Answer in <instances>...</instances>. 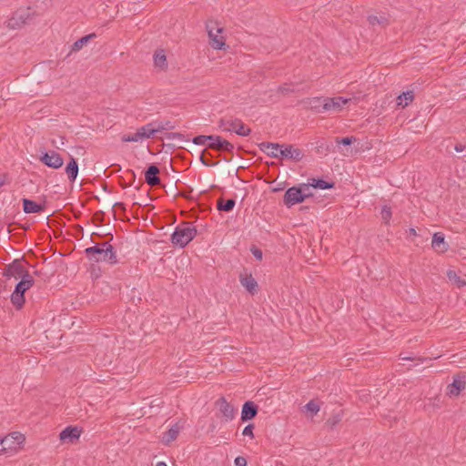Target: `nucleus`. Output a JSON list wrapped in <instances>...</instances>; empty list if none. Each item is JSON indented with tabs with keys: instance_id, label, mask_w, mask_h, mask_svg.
Instances as JSON below:
<instances>
[{
	"instance_id": "1",
	"label": "nucleus",
	"mask_w": 466,
	"mask_h": 466,
	"mask_svg": "<svg viewBox=\"0 0 466 466\" xmlns=\"http://www.w3.org/2000/svg\"><path fill=\"white\" fill-rule=\"evenodd\" d=\"M85 253L89 260L94 262H108L115 265L118 262L114 247L105 241L98 245L86 248Z\"/></svg>"
},
{
	"instance_id": "2",
	"label": "nucleus",
	"mask_w": 466,
	"mask_h": 466,
	"mask_svg": "<svg viewBox=\"0 0 466 466\" xmlns=\"http://www.w3.org/2000/svg\"><path fill=\"white\" fill-rule=\"evenodd\" d=\"M197 228L191 223L185 222L175 228L171 235V242L174 246L185 248L197 235Z\"/></svg>"
},
{
	"instance_id": "3",
	"label": "nucleus",
	"mask_w": 466,
	"mask_h": 466,
	"mask_svg": "<svg viewBox=\"0 0 466 466\" xmlns=\"http://www.w3.org/2000/svg\"><path fill=\"white\" fill-rule=\"evenodd\" d=\"M32 20L30 8H21L16 10L7 22V26L11 29H18L23 25L29 24Z\"/></svg>"
},
{
	"instance_id": "4",
	"label": "nucleus",
	"mask_w": 466,
	"mask_h": 466,
	"mask_svg": "<svg viewBox=\"0 0 466 466\" xmlns=\"http://www.w3.org/2000/svg\"><path fill=\"white\" fill-rule=\"evenodd\" d=\"M310 195L309 193L304 192L301 187H291L285 192L283 202L288 208H290L295 204L303 202Z\"/></svg>"
},
{
	"instance_id": "5",
	"label": "nucleus",
	"mask_w": 466,
	"mask_h": 466,
	"mask_svg": "<svg viewBox=\"0 0 466 466\" xmlns=\"http://www.w3.org/2000/svg\"><path fill=\"white\" fill-rule=\"evenodd\" d=\"M24 441L25 436L20 432L14 431L0 439L2 445L1 451L17 450Z\"/></svg>"
},
{
	"instance_id": "6",
	"label": "nucleus",
	"mask_w": 466,
	"mask_h": 466,
	"mask_svg": "<svg viewBox=\"0 0 466 466\" xmlns=\"http://www.w3.org/2000/svg\"><path fill=\"white\" fill-rule=\"evenodd\" d=\"M216 408L219 410L224 421L232 420L236 415V410L224 397L219 398L215 402Z\"/></svg>"
},
{
	"instance_id": "7",
	"label": "nucleus",
	"mask_w": 466,
	"mask_h": 466,
	"mask_svg": "<svg viewBox=\"0 0 466 466\" xmlns=\"http://www.w3.org/2000/svg\"><path fill=\"white\" fill-rule=\"evenodd\" d=\"M216 23L209 22L207 24V30L208 33V36L211 40V46L214 49L221 50L225 46V42L223 37H218V34L223 31L222 27L216 26Z\"/></svg>"
},
{
	"instance_id": "8",
	"label": "nucleus",
	"mask_w": 466,
	"mask_h": 466,
	"mask_svg": "<svg viewBox=\"0 0 466 466\" xmlns=\"http://www.w3.org/2000/svg\"><path fill=\"white\" fill-rule=\"evenodd\" d=\"M39 159L44 165L54 169L60 168L64 164V158L54 150L43 152Z\"/></svg>"
},
{
	"instance_id": "9",
	"label": "nucleus",
	"mask_w": 466,
	"mask_h": 466,
	"mask_svg": "<svg viewBox=\"0 0 466 466\" xmlns=\"http://www.w3.org/2000/svg\"><path fill=\"white\" fill-rule=\"evenodd\" d=\"M350 98H344L342 96H336L331 98H326L323 101L321 106L322 110H319V112L324 111H339L342 108V106L350 101Z\"/></svg>"
},
{
	"instance_id": "10",
	"label": "nucleus",
	"mask_w": 466,
	"mask_h": 466,
	"mask_svg": "<svg viewBox=\"0 0 466 466\" xmlns=\"http://www.w3.org/2000/svg\"><path fill=\"white\" fill-rule=\"evenodd\" d=\"M208 147L211 149L222 150L226 152H233L234 145L223 138L220 136L211 135V139L209 143H208Z\"/></svg>"
},
{
	"instance_id": "11",
	"label": "nucleus",
	"mask_w": 466,
	"mask_h": 466,
	"mask_svg": "<svg viewBox=\"0 0 466 466\" xmlns=\"http://www.w3.org/2000/svg\"><path fill=\"white\" fill-rule=\"evenodd\" d=\"M29 274L22 263L15 259L12 263L6 266L4 275L7 278L15 277V279H23L24 275Z\"/></svg>"
},
{
	"instance_id": "12",
	"label": "nucleus",
	"mask_w": 466,
	"mask_h": 466,
	"mask_svg": "<svg viewBox=\"0 0 466 466\" xmlns=\"http://www.w3.org/2000/svg\"><path fill=\"white\" fill-rule=\"evenodd\" d=\"M283 147H280V157L282 158H288L294 161H299L304 157L302 150L298 147H295L293 145H286L283 144Z\"/></svg>"
},
{
	"instance_id": "13",
	"label": "nucleus",
	"mask_w": 466,
	"mask_h": 466,
	"mask_svg": "<svg viewBox=\"0 0 466 466\" xmlns=\"http://www.w3.org/2000/svg\"><path fill=\"white\" fill-rule=\"evenodd\" d=\"M228 127L226 131H234L237 135L247 137L251 133V129L245 126V124L238 118L228 122Z\"/></svg>"
},
{
	"instance_id": "14",
	"label": "nucleus",
	"mask_w": 466,
	"mask_h": 466,
	"mask_svg": "<svg viewBox=\"0 0 466 466\" xmlns=\"http://www.w3.org/2000/svg\"><path fill=\"white\" fill-rule=\"evenodd\" d=\"M283 147L284 146H281L280 144L272 142H262L258 144V147L262 152L266 153L268 157L274 158H278L280 157V147Z\"/></svg>"
},
{
	"instance_id": "15",
	"label": "nucleus",
	"mask_w": 466,
	"mask_h": 466,
	"mask_svg": "<svg viewBox=\"0 0 466 466\" xmlns=\"http://www.w3.org/2000/svg\"><path fill=\"white\" fill-rule=\"evenodd\" d=\"M258 405H256L253 401H246L242 406L241 420L243 421H247L254 419L258 414Z\"/></svg>"
},
{
	"instance_id": "16",
	"label": "nucleus",
	"mask_w": 466,
	"mask_h": 466,
	"mask_svg": "<svg viewBox=\"0 0 466 466\" xmlns=\"http://www.w3.org/2000/svg\"><path fill=\"white\" fill-rule=\"evenodd\" d=\"M158 174L159 168L155 164L148 166L145 171L146 182L151 187L158 185L160 183Z\"/></svg>"
},
{
	"instance_id": "17",
	"label": "nucleus",
	"mask_w": 466,
	"mask_h": 466,
	"mask_svg": "<svg viewBox=\"0 0 466 466\" xmlns=\"http://www.w3.org/2000/svg\"><path fill=\"white\" fill-rule=\"evenodd\" d=\"M431 247L438 252H446L448 250L449 245L445 243L444 234L441 232H436L433 234Z\"/></svg>"
},
{
	"instance_id": "18",
	"label": "nucleus",
	"mask_w": 466,
	"mask_h": 466,
	"mask_svg": "<svg viewBox=\"0 0 466 466\" xmlns=\"http://www.w3.org/2000/svg\"><path fill=\"white\" fill-rule=\"evenodd\" d=\"M466 387L464 377L456 376L451 384L448 386V393L450 395L458 396Z\"/></svg>"
},
{
	"instance_id": "19",
	"label": "nucleus",
	"mask_w": 466,
	"mask_h": 466,
	"mask_svg": "<svg viewBox=\"0 0 466 466\" xmlns=\"http://www.w3.org/2000/svg\"><path fill=\"white\" fill-rule=\"evenodd\" d=\"M240 283L250 294H254L258 290V282L251 274L240 276Z\"/></svg>"
},
{
	"instance_id": "20",
	"label": "nucleus",
	"mask_w": 466,
	"mask_h": 466,
	"mask_svg": "<svg viewBox=\"0 0 466 466\" xmlns=\"http://www.w3.org/2000/svg\"><path fill=\"white\" fill-rule=\"evenodd\" d=\"M180 429L181 427L177 423L172 425L168 431L163 433L161 441L166 445L169 444L177 438Z\"/></svg>"
},
{
	"instance_id": "21",
	"label": "nucleus",
	"mask_w": 466,
	"mask_h": 466,
	"mask_svg": "<svg viewBox=\"0 0 466 466\" xmlns=\"http://www.w3.org/2000/svg\"><path fill=\"white\" fill-rule=\"evenodd\" d=\"M79 435L80 431L76 427L69 426L60 432L59 438L63 441H69L70 442H73L74 440L79 438Z\"/></svg>"
},
{
	"instance_id": "22",
	"label": "nucleus",
	"mask_w": 466,
	"mask_h": 466,
	"mask_svg": "<svg viewBox=\"0 0 466 466\" xmlns=\"http://www.w3.org/2000/svg\"><path fill=\"white\" fill-rule=\"evenodd\" d=\"M66 173L67 175L68 180L71 183H74L78 175V164L75 157H70V161L66 167Z\"/></svg>"
},
{
	"instance_id": "23",
	"label": "nucleus",
	"mask_w": 466,
	"mask_h": 466,
	"mask_svg": "<svg viewBox=\"0 0 466 466\" xmlns=\"http://www.w3.org/2000/svg\"><path fill=\"white\" fill-rule=\"evenodd\" d=\"M45 206L37 204L34 200L23 198V209L25 213H39L44 210Z\"/></svg>"
},
{
	"instance_id": "24",
	"label": "nucleus",
	"mask_w": 466,
	"mask_h": 466,
	"mask_svg": "<svg viewBox=\"0 0 466 466\" xmlns=\"http://www.w3.org/2000/svg\"><path fill=\"white\" fill-rule=\"evenodd\" d=\"M34 278L30 274H25L16 284L15 289L25 295V292L34 285Z\"/></svg>"
},
{
	"instance_id": "25",
	"label": "nucleus",
	"mask_w": 466,
	"mask_h": 466,
	"mask_svg": "<svg viewBox=\"0 0 466 466\" xmlns=\"http://www.w3.org/2000/svg\"><path fill=\"white\" fill-rule=\"evenodd\" d=\"M96 37L95 33L88 34L78 40H76L72 46L70 52H77L83 48L85 45H86L90 40Z\"/></svg>"
},
{
	"instance_id": "26",
	"label": "nucleus",
	"mask_w": 466,
	"mask_h": 466,
	"mask_svg": "<svg viewBox=\"0 0 466 466\" xmlns=\"http://www.w3.org/2000/svg\"><path fill=\"white\" fill-rule=\"evenodd\" d=\"M236 205V201L233 198H228L225 200L222 198H219L217 201V208L220 211L230 212Z\"/></svg>"
},
{
	"instance_id": "27",
	"label": "nucleus",
	"mask_w": 466,
	"mask_h": 466,
	"mask_svg": "<svg viewBox=\"0 0 466 466\" xmlns=\"http://www.w3.org/2000/svg\"><path fill=\"white\" fill-rule=\"evenodd\" d=\"M414 99V93L413 91H406L399 95L397 97V105L401 106L402 107L407 106L410 102H412Z\"/></svg>"
},
{
	"instance_id": "28",
	"label": "nucleus",
	"mask_w": 466,
	"mask_h": 466,
	"mask_svg": "<svg viewBox=\"0 0 466 466\" xmlns=\"http://www.w3.org/2000/svg\"><path fill=\"white\" fill-rule=\"evenodd\" d=\"M154 64L157 67L165 69L167 67V56L164 50H157L154 54Z\"/></svg>"
},
{
	"instance_id": "29",
	"label": "nucleus",
	"mask_w": 466,
	"mask_h": 466,
	"mask_svg": "<svg viewBox=\"0 0 466 466\" xmlns=\"http://www.w3.org/2000/svg\"><path fill=\"white\" fill-rule=\"evenodd\" d=\"M141 135H143V139L145 138H150L152 137L157 132V129H156V123L155 122H151V123H148L143 127H141L140 128H138Z\"/></svg>"
},
{
	"instance_id": "30",
	"label": "nucleus",
	"mask_w": 466,
	"mask_h": 466,
	"mask_svg": "<svg viewBox=\"0 0 466 466\" xmlns=\"http://www.w3.org/2000/svg\"><path fill=\"white\" fill-rule=\"evenodd\" d=\"M309 186L319 189H329L334 187L335 183L326 181L322 178H313Z\"/></svg>"
},
{
	"instance_id": "31",
	"label": "nucleus",
	"mask_w": 466,
	"mask_h": 466,
	"mask_svg": "<svg viewBox=\"0 0 466 466\" xmlns=\"http://www.w3.org/2000/svg\"><path fill=\"white\" fill-rule=\"evenodd\" d=\"M11 302L17 309H20L25 304V295L15 289L11 295Z\"/></svg>"
},
{
	"instance_id": "32",
	"label": "nucleus",
	"mask_w": 466,
	"mask_h": 466,
	"mask_svg": "<svg viewBox=\"0 0 466 466\" xmlns=\"http://www.w3.org/2000/svg\"><path fill=\"white\" fill-rule=\"evenodd\" d=\"M368 21L373 26L376 25H382V26H385L388 25V19L386 18L385 15H380V16L370 15L368 17Z\"/></svg>"
},
{
	"instance_id": "33",
	"label": "nucleus",
	"mask_w": 466,
	"mask_h": 466,
	"mask_svg": "<svg viewBox=\"0 0 466 466\" xmlns=\"http://www.w3.org/2000/svg\"><path fill=\"white\" fill-rule=\"evenodd\" d=\"M303 409L310 414L311 417L316 415L319 411V405L315 400L309 401Z\"/></svg>"
},
{
	"instance_id": "34",
	"label": "nucleus",
	"mask_w": 466,
	"mask_h": 466,
	"mask_svg": "<svg viewBox=\"0 0 466 466\" xmlns=\"http://www.w3.org/2000/svg\"><path fill=\"white\" fill-rule=\"evenodd\" d=\"M342 420L341 412L332 414L326 421V424L331 429L334 428Z\"/></svg>"
},
{
	"instance_id": "35",
	"label": "nucleus",
	"mask_w": 466,
	"mask_h": 466,
	"mask_svg": "<svg viewBox=\"0 0 466 466\" xmlns=\"http://www.w3.org/2000/svg\"><path fill=\"white\" fill-rule=\"evenodd\" d=\"M155 123H156L157 132L175 128V126L172 125L171 121H169V120L158 121V122H155Z\"/></svg>"
},
{
	"instance_id": "36",
	"label": "nucleus",
	"mask_w": 466,
	"mask_h": 466,
	"mask_svg": "<svg viewBox=\"0 0 466 466\" xmlns=\"http://www.w3.org/2000/svg\"><path fill=\"white\" fill-rule=\"evenodd\" d=\"M143 139V135H141L139 129L132 135H126L122 137V141L124 142H138Z\"/></svg>"
},
{
	"instance_id": "37",
	"label": "nucleus",
	"mask_w": 466,
	"mask_h": 466,
	"mask_svg": "<svg viewBox=\"0 0 466 466\" xmlns=\"http://www.w3.org/2000/svg\"><path fill=\"white\" fill-rule=\"evenodd\" d=\"M381 218L386 223L389 224L391 218L392 213L390 207L383 206L381 208Z\"/></svg>"
},
{
	"instance_id": "38",
	"label": "nucleus",
	"mask_w": 466,
	"mask_h": 466,
	"mask_svg": "<svg viewBox=\"0 0 466 466\" xmlns=\"http://www.w3.org/2000/svg\"><path fill=\"white\" fill-rule=\"evenodd\" d=\"M210 139H211V135H209V136L199 135V136L193 137L192 142L195 145H205V144L209 143Z\"/></svg>"
},
{
	"instance_id": "39",
	"label": "nucleus",
	"mask_w": 466,
	"mask_h": 466,
	"mask_svg": "<svg viewBox=\"0 0 466 466\" xmlns=\"http://www.w3.org/2000/svg\"><path fill=\"white\" fill-rule=\"evenodd\" d=\"M447 277L449 278L450 280H454L456 283H458L459 287L466 285V281L461 280V278L453 270H449L447 272Z\"/></svg>"
},
{
	"instance_id": "40",
	"label": "nucleus",
	"mask_w": 466,
	"mask_h": 466,
	"mask_svg": "<svg viewBox=\"0 0 466 466\" xmlns=\"http://www.w3.org/2000/svg\"><path fill=\"white\" fill-rule=\"evenodd\" d=\"M354 141H356V137H342V138H339V137L336 138V142L338 144H342L344 146H350Z\"/></svg>"
},
{
	"instance_id": "41",
	"label": "nucleus",
	"mask_w": 466,
	"mask_h": 466,
	"mask_svg": "<svg viewBox=\"0 0 466 466\" xmlns=\"http://www.w3.org/2000/svg\"><path fill=\"white\" fill-rule=\"evenodd\" d=\"M207 153V150L204 149L201 156H200V161L203 165L207 166V167H214L215 165H217L216 162H212L210 161V159H208L205 155Z\"/></svg>"
},
{
	"instance_id": "42",
	"label": "nucleus",
	"mask_w": 466,
	"mask_h": 466,
	"mask_svg": "<svg viewBox=\"0 0 466 466\" xmlns=\"http://www.w3.org/2000/svg\"><path fill=\"white\" fill-rule=\"evenodd\" d=\"M278 92L282 95H288V94L293 92V89H291L289 85L284 84V85L279 86Z\"/></svg>"
},
{
	"instance_id": "43",
	"label": "nucleus",
	"mask_w": 466,
	"mask_h": 466,
	"mask_svg": "<svg viewBox=\"0 0 466 466\" xmlns=\"http://www.w3.org/2000/svg\"><path fill=\"white\" fill-rule=\"evenodd\" d=\"M253 429H254V425L253 424H248L247 425L243 431H242V434L244 436H249L250 438H254V434H253Z\"/></svg>"
},
{
	"instance_id": "44",
	"label": "nucleus",
	"mask_w": 466,
	"mask_h": 466,
	"mask_svg": "<svg viewBox=\"0 0 466 466\" xmlns=\"http://www.w3.org/2000/svg\"><path fill=\"white\" fill-rule=\"evenodd\" d=\"M234 462L235 466H247V460L242 456L237 457Z\"/></svg>"
},
{
	"instance_id": "45",
	"label": "nucleus",
	"mask_w": 466,
	"mask_h": 466,
	"mask_svg": "<svg viewBox=\"0 0 466 466\" xmlns=\"http://www.w3.org/2000/svg\"><path fill=\"white\" fill-rule=\"evenodd\" d=\"M251 251H252L253 256L257 259H258V260L262 259L263 254H262V251L259 248H254L251 249Z\"/></svg>"
},
{
	"instance_id": "46",
	"label": "nucleus",
	"mask_w": 466,
	"mask_h": 466,
	"mask_svg": "<svg viewBox=\"0 0 466 466\" xmlns=\"http://www.w3.org/2000/svg\"><path fill=\"white\" fill-rule=\"evenodd\" d=\"M116 208H120L122 211H125L126 210V208H125V205L121 202H116L113 205V213H114V218H116V211L115 210Z\"/></svg>"
},
{
	"instance_id": "47",
	"label": "nucleus",
	"mask_w": 466,
	"mask_h": 466,
	"mask_svg": "<svg viewBox=\"0 0 466 466\" xmlns=\"http://www.w3.org/2000/svg\"><path fill=\"white\" fill-rule=\"evenodd\" d=\"M184 135L181 134V133H169L167 135V138H179V139H184Z\"/></svg>"
},
{
	"instance_id": "48",
	"label": "nucleus",
	"mask_w": 466,
	"mask_h": 466,
	"mask_svg": "<svg viewBox=\"0 0 466 466\" xmlns=\"http://www.w3.org/2000/svg\"><path fill=\"white\" fill-rule=\"evenodd\" d=\"M102 217H103V212L99 211V212L95 213L94 219L96 221L102 222Z\"/></svg>"
},
{
	"instance_id": "49",
	"label": "nucleus",
	"mask_w": 466,
	"mask_h": 466,
	"mask_svg": "<svg viewBox=\"0 0 466 466\" xmlns=\"http://www.w3.org/2000/svg\"><path fill=\"white\" fill-rule=\"evenodd\" d=\"M454 149L456 152H462L465 149V146L461 143H458L455 145Z\"/></svg>"
},
{
	"instance_id": "50",
	"label": "nucleus",
	"mask_w": 466,
	"mask_h": 466,
	"mask_svg": "<svg viewBox=\"0 0 466 466\" xmlns=\"http://www.w3.org/2000/svg\"><path fill=\"white\" fill-rule=\"evenodd\" d=\"M6 174L0 175V188L5 184Z\"/></svg>"
},
{
	"instance_id": "51",
	"label": "nucleus",
	"mask_w": 466,
	"mask_h": 466,
	"mask_svg": "<svg viewBox=\"0 0 466 466\" xmlns=\"http://www.w3.org/2000/svg\"><path fill=\"white\" fill-rule=\"evenodd\" d=\"M409 232H410V235H413V236L417 235L416 230L414 228H412L409 229Z\"/></svg>"
},
{
	"instance_id": "52",
	"label": "nucleus",
	"mask_w": 466,
	"mask_h": 466,
	"mask_svg": "<svg viewBox=\"0 0 466 466\" xmlns=\"http://www.w3.org/2000/svg\"><path fill=\"white\" fill-rule=\"evenodd\" d=\"M228 121H225V120L221 119V120H220V122H219V126H220V127H223V126H225L226 124H228Z\"/></svg>"
},
{
	"instance_id": "53",
	"label": "nucleus",
	"mask_w": 466,
	"mask_h": 466,
	"mask_svg": "<svg viewBox=\"0 0 466 466\" xmlns=\"http://www.w3.org/2000/svg\"><path fill=\"white\" fill-rule=\"evenodd\" d=\"M157 466H167L164 461H159L157 463Z\"/></svg>"
},
{
	"instance_id": "54",
	"label": "nucleus",
	"mask_w": 466,
	"mask_h": 466,
	"mask_svg": "<svg viewBox=\"0 0 466 466\" xmlns=\"http://www.w3.org/2000/svg\"><path fill=\"white\" fill-rule=\"evenodd\" d=\"M401 359H402L403 360H411V358H410V357H402Z\"/></svg>"
},
{
	"instance_id": "55",
	"label": "nucleus",
	"mask_w": 466,
	"mask_h": 466,
	"mask_svg": "<svg viewBox=\"0 0 466 466\" xmlns=\"http://www.w3.org/2000/svg\"><path fill=\"white\" fill-rule=\"evenodd\" d=\"M52 144L58 148V147L56 145L55 140L52 141Z\"/></svg>"
},
{
	"instance_id": "56",
	"label": "nucleus",
	"mask_w": 466,
	"mask_h": 466,
	"mask_svg": "<svg viewBox=\"0 0 466 466\" xmlns=\"http://www.w3.org/2000/svg\"><path fill=\"white\" fill-rule=\"evenodd\" d=\"M64 137H61V145H64Z\"/></svg>"
},
{
	"instance_id": "57",
	"label": "nucleus",
	"mask_w": 466,
	"mask_h": 466,
	"mask_svg": "<svg viewBox=\"0 0 466 466\" xmlns=\"http://www.w3.org/2000/svg\"><path fill=\"white\" fill-rule=\"evenodd\" d=\"M132 173L133 177L135 178V173L132 170H129Z\"/></svg>"
}]
</instances>
